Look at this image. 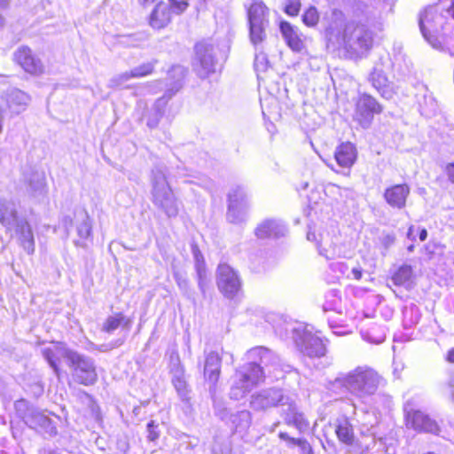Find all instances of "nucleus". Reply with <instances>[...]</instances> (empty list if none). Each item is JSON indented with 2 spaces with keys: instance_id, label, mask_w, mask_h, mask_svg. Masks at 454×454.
<instances>
[{
  "instance_id": "obj_1",
  "label": "nucleus",
  "mask_w": 454,
  "mask_h": 454,
  "mask_svg": "<svg viewBox=\"0 0 454 454\" xmlns=\"http://www.w3.org/2000/svg\"><path fill=\"white\" fill-rule=\"evenodd\" d=\"M250 407L255 411H266L280 406L281 416L286 425L294 427L300 433L307 430L309 422L296 404L295 398L281 388L270 387L253 394Z\"/></svg>"
},
{
  "instance_id": "obj_2",
  "label": "nucleus",
  "mask_w": 454,
  "mask_h": 454,
  "mask_svg": "<svg viewBox=\"0 0 454 454\" xmlns=\"http://www.w3.org/2000/svg\"><path fill=\"white\" fill-rule=\"evenodd\" d=\"M327 35L330 43L352 54H363L372 45L371 31L364 25L355 22L347 23L342 32H335L334 27L330 26Z\"/></svg>"
},
{
  "instance_id": "obj_3",
  "label": "nucleus",
  "mask_w": 454,
  "mask_h": 454,
  "mask_svg": "<svg viewBox=\"0 0 454 454\" xmlns=\"http://www.w3.org/2000/svg\"><path fill=\"white\" fill-rule=\"evenodd\" d=\"M338 381L362 403H367L379 388L381 377L373 369L358 366Z\"/></svg>"
},
{
  "instance_id": "obj_4",
  "label": "nucleus",
  "mask_w": 454,
  "mask_h": 454,
  "mask_svg": "<svg viewBox=\"0 0 454 454\" xmlns=\"http://www.w3.org/2000/svg\"><path fill=\"white\" fill-rule=\"evenodd\" d=\"M152 202L169 218L179 213L177 198L168 184L163 167H155L152 171Z\"/></svg>"
},
{
  "instance_id": "obj_5",
  "label": "nucleus",
  "mask_w": 454,
  "mask_h": 454,
  "mask_svg": "<svg viewBox=\"0 0 454 454\" xmlns=\"http://www.w3.org/2000/svg\"><path fill=\"white\" fill-rule=\"evenodd\" d=\"M0 222L5 227L15 229L18 240L23 249L32 254L35 252V239L30 224L18 216L16 204L5 199L0 200Z\"/></svg>"
},
{
  "instance_id": "obj_6",
  "label": "nucleus",
  "mask_w": 454,
  "mask_h": 454,
  "mask_svg": "<svg viewBox=\"0 0 454 454\" xmlns=\"http://www.w3.org/2000/svg\"><path fill=\"white\" fill-rule=\"evenodd\" d=\"M264 377L265 372L260 367V364L250 360L249 363L242 365L236 371L234 381L230 391L231 398L240 400L254 387L262 383Z\"/></svg>"
},
{
  "instance_id": "obj_7",
  "label": "nucleus",
  "mask_w": 454,
  "mask_h": 454,
  "mask_svg": "<svg viewBox=\"0 0 454 454\" xmlns=\"http://www.w3.org/2000/svg\"><path fill=\"white\" fill-rule=\"evenodd\" d=\"M318 236L319 239H317L315 232L309 231L307 239L316 242V248L321 257L330 261L349 255V251L340 242V238L336 230L324 231Z\"/></svg>"
},
{
  "instance_id": "obj_8",
  "label": "nucleus",
  "mask_w": 454,
  "mask_h": 454,
  "mask_svg": "<svg viewBox=\"0 0 454 454\" xmlns=\"http://www.w3.org/2000/svg\"><path fill=\"white\" fill-rule=\"evenodd\" d=\"M286 331L299 350L309 357H321L325 355L326 348L323 340L317 335L309 332L301 325H287Z\"/></svg>"
},
{
  "instance_id": "obj_9",
  "label": "nucleus",
  "mask_w": 454,
  "mask_h": 454,
  "mask_svg": "<svg viewBox=\"0 0 454 454\" xmlns=\"http://www.w3.org/2000/svg\"><path fill=\"white\" fill-rule=\"evenodd\" d=\"M249 35L251 43L257 46L266 38L265 29L269 25V9L262 1L253 3L248 10Z\"/></svg>"
},
{
  "instance_id": "obj_10",
  "label": "nucleus",
  "mask_w": 454,
  "mask_h": 454,
  "mask_svg": "<svg viewBox=\"0 0 454 454\" xmlns=\"http://www.w3.org/2000/svg\"><path fill=\"white\" fill-rule=\"evenodd\" d=\"M247 358L256 362L263 369L265 374H272L275 378L281 377L279 372H288L292 369L289 364H282L278 356L271 350L263 347H255L248 350Z\"/></svg>"
},
{
  "instance_id": "obj_11",
  "label": "nucleus",
  "mask_w": 454,
  "mask_h": 454,
  "mask_svg": "<svg viewBox=\"0 0 454 454\" xmlns=\"http://www.w3.org/2000/svg\"><path fill=\"white\" fill-rule=\"evenodd\" d=\"M443 18L435 6H428L419 17V28L424 38L434 47L438 48L440 42L437 34L442 26Z\"/></svg>"
},
{
  "instance_id": "obj_12",
  "label": "nucleus",
  "mask_w": 454,
  "mask_h": 454,
  "mask_svg": "<svg viewBox=\"0 0 454 454\" xmlns=\"http://www.w3.org/2000/svg\"><path fill=\"white\" fill-rule=\"evenodd\" d=\"M68 361L74 371V378L78 383L89 386L97 381L96 367L90 357L73 351Z\"/></svg>"
},
{
  "instance_id": "obj_13",
  "label": "nucleus",
  "mask_w": 454,
  "mask_h": 454,
  "mask_svg": "<svg viewBox=\"0 0 454 454\" xmlns=\"http://www.w3.org/2000/svg\"><path fill=\"white\" fill-rule=\"evenodd\" d=\"M216 284L219 291L228 299L235 298L242 287L238 272L226 263H221L217 268Z\"/></svg>"
},
{
  "instance_id": "obj_14",
  "label": "nucleus",
  "mask_w": 454,
  "mask_h": 454,
  "mask_svg": "<svg viewBox=\"0 0 454 454\" xmlns=\"http://www.w3.org/2000/svg\"><path fill=\"white\" fill-rule=\"evenodd\" d=\"M172 72L176 74L178 78L174 82L173 86L170 89H168L165 95L155 101L152 110L150 111L147 116L146 124L151 129L157 127L160 118L164 114V109L168 99L182 87V80L185 75L186 70L182 67H176L172 69Z\"/></svg>"
},
{
  "instance_id": "obj_15",
  "label": "nucleus",
  "mask_w": 454,
  "mask_h": 454,
  "mask_svg": "<svg viewBox=\"0 0 454 454\" xmlns=\"http://www.w3.org/2000/svg\"><path fill=\"white\" fill-rule=\"evenodd\" d=\"M381 105L367 93L360 94L356 101L354 120L363 128H368L374 117L382 112Z\"/></svg>"
},
{
  "instance_id": "obj_16",
  "label": "nucleus",
  "mask_w": 454,
  "mask_h": 454,
  "mask_svg": "<svg viewBox=\"0 0 454 454\" xmlns=\"http://www.w3.org/2000/svg\"><path fill=\"white\" fill-rule=\"evenodd\" d=\"M406 426L418 432L438 434L440 427L437 422L419 410H415L408 402L404 405Z\"/></svg>"
},
{
  "instance_id": "obj_17",
  "label": "nucleus",
  "mask_w": 454,
  "mask_h": 454,
  "mask_svg": "<svg viewBox=\"0 0 454 454\" xmlns=\"http://www.w3.org/2000/svg\"><path fill=\"white\" fill-rule=\"evenodd\" d=\"M197 72L200 77H207L215 70V46L207 42L198 43L195 46Z\"/></svg>"
},
{
  "instance_id": "obj_18",
  "label": "nucleus",
  "mask_w": 454,
  "mask_h": 454,
  "mask_svg": "<svg viewBox=\"0 0 454 454\" xmlns=\"http://www.w3.org/2000/svg\"><path fill=\"white\" fill-rule=\"evenodd\" d=\"M26 193L36 202H44L47 199L48 189L43 172L32 171L25 177Z\"/></svg>"
},
{
  "instance_id": "obj_19",
  "label": "nucleus",
  "mask_w": 454,
  "mask_h": 454,
  "mask_svg": "<svg viewBox=\"0 0 454 454\" xmlns=\"http://www.w3.org/2000/svg\"><path fill=\"white\" fill-rule=\"evenodd\" d=\"M14 61L22 67V69L33 75H40L43 73L44 67L40 59H38L27 46L19 47L13 54Z\"/></svg>"
},
{
  "instance_id": "obj_20",
  "label": "nucleus",
  "mask_w": 454,
  "mask_h": 454,
  "mask_svg": "<svg viewBox=\"0 0 454 454\" xmlns=\"http://www.w3.org/2000/svg\"><path fill=\"white\" fill-rule=\"evenodd\" d=\"M2 98L12 114H20L24 112L31 101V97L18 88L8 89Z\"/></svg>"
},
{
  "instance_id": "obj_21",
  "label": "nucleus",
  "mask_w": 454,
  "mask_h": 454,
  "mask_svg": "<svg viewBox=\"0 0 454 454\" xmlns=\"http://www.w3.org/2000/svg\"><path fill=\"white\" fill-rule=\"evenodd\" d=\"M41 352L44 359L48 362L49 365L53 370L55 375L59 377V362L60 358L65 357L68 360L73 350L67 348L63 343L56 342L43 348Z\"/></svg>"
},
{
  "instance_id": "obj_22",
  "label": "nucleus",
  "mask_w": 454,
  "mask_h": 454,
  "mask_svg": "<svg viewBox=\"0 0 454 454\" xmlns=\"http://www.w3.org/2000/svg\"><path fill=\"white\" fill-rule=\"evenodd\" d=\"M410 192L411 189L408 184H394L385 190L383 197L391 207L403 209L406 206V200Z\"/></svg>"
},
{
  "instance_id": "obj_23",
  "label": "nucleus",
  "mask_w": 454,
  "mask_h": 454,
  "mask_svg": "<svg viewBox=\"0 0 454 454\" xmlns=\"http://www.w3.org/2000/svg\"><path fill=\"white\" fill-rule=\"evenodd\" d=\"M359 429L363 435L377 436L376 426L379 424L378 414L374 411L364 410L360 413L355 411Z\"/></svg>"
},
{
  "instance_id": "obj_24",
  "label": "nucleus",
  "mask_w": 454,
  "mask_h": 454,
  "mask_svg": "<svg viewBox=\"0 0 454 454\" xmlns=\"http://www.w3.org/2000/svg\"><path fill=\"white\" fill-rule=\"evenodd\" d=\"M286 231V226L281 221L269 219L258 225L255 235L259 239L279 238L285 236Z\"/></svg>"
},
{
  "instance_id": "obj_25",
  "label": "nucleus",
  "mask_w": 454,
  "mask_h": 454,
  "mask_svg": "<svg viewBox=\"0 0 454 454\" xmlns=\"http://www.w3.org/2000/svg\"><path fill=\"white\" fill-rule=\"evenodd\" d=\"M372 85L377 90V91L385 98H391L394 95V90L392 85L389 83L387 76L383 70L375 67L369 78Z\"/></svg>"
},
{
  "instance_id": "obj_26",
  "label": "nucleus",
  "mask_w": 454,
  "mask_h": 454,
  "mask_svg": "<svg viewBox=\"0 0 454 454\" xmlns=\"http://www.w3.org/2000/svg\"><path fill=\"white\" fill-rule=\"evenodd\" d=\"M171 20V12L168 4L160 2L153 10L149 24L154 29H161L168 26Z\"/></svg>"
},
{
  "instance_id": "obj_27",
  "label": "nucleus",
  "mask_w": 454,
  "mask_h": 454,
  "mask_svg": "<svg viewBox=\"0 0 454 454\" xmlns=\"http://www.w3.org/2000/svg\"><path fill=\"white\" fill-rule=\"evenodd\" d=\"M221 364L222 359L216 352L212 351L206 356L204 376L212 385H215L218 381L221 373Z\"/></svg>"
},
{
  "instance_id": "obj_28",
  "label": "nucleus",
  "mask_w": 454,
  "mask_h": 454,
  "mask_svg": "<svg viewBox=\"0 0 454 454\" xmlns=\"http://www.w3.org/2000/svg\"><path fill=\"white\" fill-rule=\"evenodd\" d=\"M334 158L339 166L349 168L356 160V149L349 142L342 143L336 148Z\"/></svg>"
},
{
  "instance_id": "obj_29",
  "label": "nucleus",
  "mask_w": 454,
  "mask_h": 454,
  "mask_svg": "<svg viewBox=\"0 0 454 454\" xmlns=\"http://www.w3.org/2000/svg\"><path fill=\"white\" fill-rule=\"evenodd\" d=\"M280 31L286 43L294 51L299 52L303 49V41L296 27H294L287 21H282L280 23Z\"/></svg>"
},
{
  "instance_id": "obj_30",
  "label": "nucleus",
  "mask_w": 454,
  "mask_h": 454,
  "mask_svg": "<svg viewBox=\"0 0 454 454\" xmlns=\"http://www.w3.org/2000/svg\"><path fill=\"white\" fill-rule=\"evenodd\" d=\"M24 420L28 427L36 430L44 429L51 433L54 430L51 420L36 409H29L24 416Z\"/></svg>"
},
{
  "instance_id": "obj_31",
  "label": "nucleus",
  "mask_w": 454,
  "mask_h": 454,
  "mask_svg": "<svg viewBox=\"0 0 454 454\" xmlns=\"http://www.w3.org/2000/svg\"><path fill=\"white\" fill-rule=\"evenodd\" d=\"M335 434L338 440L346 444L352 445L355 441V433L351 422L348 418L338 419L335 423Z\"/></svg>"
},
{
  "instance_id": "obj_32",
  "label": "nucleus",
  "mask_w": 454,
  "mask_h": 454,
  "mask_svg": "<svg viewBox=\"0 0 454 454\" xmlns=\"http://www.w3.org/2000/svg\"><path fill=\"white\" fill-rule=\"evenodd\" d=\"M76 231L80 239L75 242L76 245L85 247L86 241L91 239V221L87 213L83 212L79 215Z\"/></svg>"
},
{
  "instance_id": "obj_33",
  "label": "nucleus",
  "mask_w": 454,
  "mask_h": 454,
  "mask_svg": "<svg viewBox=\"0 0 454 454\" xmlns=\"http://www.w3.org/2000/svg\"><path fill=\"white\" fill-rule=\"evenodd\" d=\"M248 205H238L235 201L228 204L227 219L232 223H240L246 220Z\"/></svg>"
},
{
  "instance_id": "obj_34",
  "label": "nucleus",
  "mask_w": 454,
  "mask_h": 454,
  "mask_svg": "<svg viewBox=\"0 0 454 454\" xmlns=\"http://www.w3.org/2000/svg\"><path fill=\"white\" fill-rule=\"evenodd\" d=\"M121 325H123L125 328H129L130 320L126 318L122 313H116L106 319L102 329L103 331L110 333Z\"/></svg>"
},
{
  "instance_id": "obj_35",
  "label": "nucleus",
  "mask_w": 454,
  "mask_h": 454,
  "mask_svg": "<svg viewBox=\"0 0 454 454\" xmlns=\"http://www.w3.org/2000/svg\"><path fill=\"white\" fill-rule=\"evenodd\" d=\"M231 421L236 431L246 432L251 426L252 415L250 411L244 410L231 416Z\"/></svg>"
},
{
  "instance_id": "obj_36",
  "label": "nucleus",
  "mask_w": 454,
  "mask_h": 454,
  "mask_svg": "<svg viewBox=\"0 0 454 454\" xmlns=\"http://www.w3.org/2000/svg\"><path fill=\"white\" fill-rule=\"evenodd\" d=\"M412 268L410 265H402L394 273L392 280L396 286H409L412 278Z\"/></svg>"
},
{
  "instance_id": "obj_37",
  "label": "nucleus",
  "mask_w": 454,
  "mask_h": 454,
  "mask_svg": "<svg viewBox=\"0 0 454 454\" xmlns=\"http://www.w3.org/2000/svg\"><path fill=\"white\" fill-rule=\"evenodd\" d=\"M325 301L323 304L324 311H340V292L335 289L329 290L325 294Z\"/></svg>"
},
{
  "instance_id": "obj_38",
  "label": "nucleus",
  "mask_w": 454,
  "mask_h": 454,
  "mask_svg": "<svg viewBox=\"0 0 454 454\" xmlns=\"http://www.w3.org/2000/svg\"><path fill=\"white\" fill-rule=\"evenodd\" d=\"M235 201L238 205H248L247 196L242 187L237 186L232 188L228 194V204Z\"/></svg>"
},
{
  "instance_id": "obj_39",
  "label": "nucleus",
  "mask_w": 454,
  "mask_h": 454,
  "mask_svg": "<svg viewBox=\"0 0 454 454\" xmlns=\"http://www.w3.org/2000/svg\"><path fill=\"white\" fill-rule=\"evenodd\" d=\"M157 63L156 60H153L150 62L143 63L133 69L130 70L131 75L133 78H142L146 75L151 74L153 70L155 64Z\"/></svg>"
},
{
  "instance_id": "obj_40",
  "label": "nucleus",
  "mask_w": 454,
  "mask_h": 454,
  "mask_svg": "<svg viewBox=\"0 0 454 454\" xmlns=\"http://www.w3.org/2000/svg\"><path fill=\"white\" fill-rule=\"evenodd\" d=\"M304 25L309 27H316L319 21V13L315 6H309L305 10L301 17Z\"/></svg>"
},
{
  "instance_id": "obj_41",
  "label": "nucleus",
  "mask_w": 454,
  "mask_h": 454,
  "mask_svg": "<svg viewBox=\"0 0 454 454\" xmlns=\"http://www.w3.org/2000/svg\"><path fill=\"white\" fill-rule=\"evenodd\" d=\"M131 72L125 71L121 74H118L114 76H113L108 81V87L111 89H121L123 88L125 83L129 82L130 79H132Z\"/></svg>"
},
{
  "instance_id": "obj_42",
  "label": "nucleus",
  "mask_w": 454,
  "mask_h": 454,
  "mask_svg": "<svg viewBox=\"0 0 454 454\" xmlns=\"http://www.w3.org/2000/svg\"><path fill=\"white\" fill-rule=\"evenodd\" d=\"M172 382L179 396L183 400H186L188 398V389L184 375L176 374L172 380Z\"/></svg>"
},
{
  "instance_id": "obj_43",
  "label": "nucleus",
  "mask_w": 454,
  "mask_h": 454,
  "mask_svg": "<svg viewBox=\"0 0 454 454\" xmlns=\"http://www.w3.org/2000/svg\"><path fill=\"white\" fill-rule=\"evenodd\" d=\"M197 277L199 288L201 291V293L205 294L209 284V279L207 277V272L205 265H197Z\"/></svg>"
},
{
  "instance_id": "obj_44",
  "label": "nucleus",
  "mask_w": 454,
  "mask_h": 454,
  "mask_svg": "<svg viewBox=\"0 0 454 454\" xmlns=\"http://www.w3.org/2000/svg\"><path fill=\"white\" fill-rule=\"evenodd\" d=\"M421 113L427 116L434 114L437 109V104L431 96H425L424 103L419 102Z\"/></svg>"
},
{
  "instance_id": "obj_45",
  "label": "nucleus",
  "mask_w": 454,
  "mask_h": 454,
  "mask_svg": "<svg viewBox=\"0 0 454 454\" xmlns=\"http://www.w3.org/2000/svg\"><path fill=\"white\" fill-rule=\"evenodd\" d=\"M301 6V0H286L285 12L289 16L295 17L299 14Z\"/></svg>"
},
{
  "instance_id": "obj_46",
  "label": "nucleus",
  "mask_w": 454,
  "mask_h": 454,
  "mask_svg": "<svg viewBox=\"0 0 454 454\" xmlns=\"http://www.w3.org/2000/svg\"><path fill=\"white\" fill-rule=\"evenodd\" d=\"M278 437L286 442V446L288 448H294L295 446L300 447L301 445V442H304V441L306 440L304 438L291 437L287 433L285 432H280L278 434Z\"/></svg>"
},
{
  "instance_id": "obj_47",
  "label": "nucleus",
  "mask_w": 454,
  "mask_h": 454,
  "mask_svg": "<svg viewBox=\"0 0 454 454\" xmlns=\"http://www.w3.org/2000/svg\"><path fill=\"white\" fill-rule=\"evenodd\" d=\"M268 60L266 55L262 52L255 54L254 67L258 71H264L267 68Z\"/></svg>"
},
{
  "instance_id": "obj_48",
  "label": "nucleus",
  "mask_w": 454,
  "mask_h": 454,
  "mask_svg": "<svg viewBox=\"0 0 454 454\" xmlns=\"http://www.w3.org/2000/svg\"><path fill=\"white\" fill-rule=\"evenodd\" d=\"M174 278L178 287L184 293L187 294L189 289V281L186 277L183 276L180 272L174 273Z\"/></svg>"
},
{
  "instance_id": "obj_49",
  "label": "nucleus",
  "mask_w": 454,
  "mask_h": 454,
  "mask_svg": "<svg viewBox=\"0 0 454 454\" xmlns=\"http://www.w3.org/2000/svg\"><path fill=\"white\" fill-rule=\"evenodd\" d=\"M157 427H158V426L155 425L153 420H151L147 424V433H148L147 438L149 439V441H155L159 438L160 434H159V431L157 430Z\"/></svg>"
},
{
  "instance_id": "obj_50",
  "label": "nucleus",
  "mask_w": 454,
  "mask_h": 454,
  "mask_svg": "<svg viewBox=\"0 0 454 454\" xmlns=\"http://www.w3.org/2000/svg\"><path fill=\"white\" fill-rule=\"evenodd\" d=\"M363 276V269L361 266L357 265L351 269L350 271L347 273V278L349 279L359 280Z\"/></svg>"
},
{
  "instance_id": "obj_51",
  "label": "nucleus",
  "mask_w": 454,
  "mask_h": 454,
  "mask_svg": "<svg viewBox=\"0 0 454 454\" xmlns=\"http://www.w3.org/2000/svg\"><path fill=\"white\" fill-rule=\"evenodd\" d=\"M123 341H124L123 340H117L114 342L102 344L98 348V349L101 352H106V351L112 350L117 347H120L121 345L123 344Z\"/></svg>"
},
{
  "instance_id": "obj_52",
  "label": "nucleus",
  "mask_w": 454,
  "mask_h": 454,
  "mask_svg": "<svg viewBox=\"0 0 454 454\" xmlns=\"http://www.w3.org/2000/svg\"><path fill=\"white\" fill-rule=\"evenodd\" d=\"M169 2L177 10L178 13L183 12L188 6L186 0H169Z\"/></svg>"
},
{
  "instance_id": "obj_53",
  "label": "nucleus",
  "mask_w": 454,
  "mask_h": 454,
  "mask_svg": "<svg viewBox=\"0 0 454 454\" xmlns=\"http://www.w3.org/2000/svg\"><path fill=\"white\" fill-rule=\"evenodd\" d=\"M300 454H314L311 445L308 442L307 440L304 442H301V445L299 447Z\"/></svg>"
},
{
  "instance_id": "obj_54",
  "label": "nucleus",
  "mask_w": 454,
  "mask_h": 454,
  "mask_svg": "<svg viewBox=\"0 0 454 454\" xmlns=\"http://www.w3.org/2000/svg\"><path fill=\"white\" fill-rule=\"evenodd\" d=\"M332 15H333V18L334 19V20H335L336 22H337V21H340V22H342V21H343V20H344V14H343V12H342L341 11L337 10V9H334V10L333 11Z\"/></svg>"
},
{
  "instance_id": "obj_55",
  "label": "nucleus",
  "mask_w": 454,
  "mask_h": 454,
  "mask_svg": "<svg viewBox=\"0 0 454 454\" xmlns=\"http://www.w3.org/2000/svg\"><path fill=\"white\" fill-rule=\"evenodd\" d=\"M447 175L449 179L454 183V163H450L446 168Z\"/></svg>"
},
{
  "instance_id": "obj_56",
  "label": "nucleus",
  "mask_w": 454,
  "mask_h": 454,
  "mask_svg": "<svg viewBox=\"0 0 454 454\" xmlns=\"http://www.w3.org/2000/svg\"><path fill=\"white\" fill-rule=\"evenodd\" d=\"M192 250H193V254H194V257H195V260H196V266L198 264L205 265L203 261L200 262V259H202V255L200 253V251L198 250V248L197 247H193Z\"/></svg>"
},
{
  "instance_id": "obj_57",
  "label": "nucleus",
  "mask_w": 454,
  "mask_h": 454,
  "mask_svg": "<svg viewBox=\"0 0 454 454\" xmlns=\"http://www.w3.org/2000/svg\"><path fill=\"white\" fill-rule=\"evenodd\" d=\"M338 270L347 277V273L348 272V267L346 263L340 262L337 265Z\"/></svg>"
},
{
  "instance_id": "obj_58",
  "label": "nucleus",
  "mask_w": 454,
  "mask_h": 454,
  "mask_svg": "<svg viewBox=\"0 0 454 454\" xmlns=\"http://www.w3.org/2000/svg\"><path fill=\"white\" fill-rule=\"evenodd\" d=\"M9 5V0H0V10L7 8ZM4 25V18L0 14V27Z\"/></svg>"
},
{
  "instance_id": "obj_59",
  "label": "nucleus",
  "mask_w": 454,
  "mask_h": 454,
  "mask_svg": "<svg viewBox=\"0 0 454 454\" xmlns=\"http://www.w3.org/2000/svg\"><path fill=\"white\" fill-rule=\"evenodd\" d=\"M446 12L454 20V0H450V5L446 9Z\"/></svg>"
},
{
  "instance_id": "obj_60",
  "label": "nucleus",
  "mask_w": 454,
  "mask_h": 454,
  "mask_svg": "<svg viewBox=\"0 0 454 454\" xmlns=\"http://www.w3.org/2000/svg\"><path fill=\"white\" fill-rule=\"evenodd\" d=\"M63 225L66 228L67 231L68 232L69 227L72 225V219L69 217H64L63 219Z\"/></svg>"
},
{
  "instance_id": "obj_61",
  "label": "nucleus",
  "mask_w": 454,
  "mask_h": 454,
  "mask_svg": "<svg viewBox=\"0 0 454 454\" xmlns=\"http://www.w3.org/2000/svg\"><path fill=\"white\" fill-rule=\"evenodd\" d=\"M448 385H449V388H450V394L452 396V400L454 402V376L450 379Z\"/></svg>"
},
{
  "instance_id": "obj_62",
  "label": "nucleus",
  "mask_w": 454,
  "mask_h": 454,
  "mask_svg": "<svg viewBox=\"0 0 454 454\" xmlns=\"http://www.w3.org/2000/svg\"><path fill=\"white\" fill-rule=\"evenodd\" d=\"M427 238V231L426 229H421L420 231H419V239L421 241H424L426 240V239Z\"/></svg>"
},
{
  "instance_id": "obj_63",
  "label": "nucleus",
  "mask_w": 454,
  "mask_h": 454,
  "mask_svg": "<svg viewBox=\"0 0 454 454\" xmlns=\"http://www.w3.org/2000/svg\"><path fill=\"white\" fill-rule=\"evenodd\" d=\"M447 360L450 363H454V348L448 352Z\"/></svg>"
},
{
  "instance_id": "obj_64",
  "label": "nucleus",
  "mask_w": 454,
  "mask_h": 454,
  "mask_svg": "<svg viewBox=\"0 0 454 454\" xmlns=\"http://www.w3.org/2000/svg\"><path fill=\"white\" fill-rule=\"evenodd\" d=\"M139 2L141 5H143L144 7H147L153 3H154L155 0H139Z\"/></svg>"
}]
</instances>
